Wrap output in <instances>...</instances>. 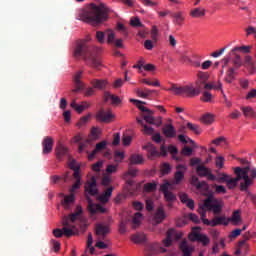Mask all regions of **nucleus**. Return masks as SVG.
<instances>
[{"label": "nucleus", "mask_w": 256, "mask_h": 256, "mask_svg": "<svg viewBox=\"0 0 256 256\" xmlns=\"http://www.w3.org/2000/svg\"><path fill=\"white\" fill-rule=\"evenodd\" d=\"M229 223H233V225H237V223H239V221H241V213L239 212V210H236L233 212L232 217L228 218Z\"/></svg>", "instance_id": "58836bf2"}, {"label": "nucleus", "mask_w": 256, "mask_h": 256, "mask_svg": "<svg viewBox=\"0 0 256 256\" xmlns=\"http://www.w3.org/2000/svg\"><path fill=\"white\" fill-rule=\"evenodd\" d=\"M181 237H183V233L177 232V231H175V229L170 228L167 231L166 239L163 240V243H164L165 247H171V244L173 243V239H175V241H179V239H181Z\"/></svg>", "instance_id": "0eeeda50"}, {"label": "nucleus", "mask_w": 256, "mask_h": 256, "mask_svg": "<svg viewBox=\"0 0 256 256\" xmlns=\"http://www.w3.org/2000/svg\"><path fill=\"white\" fill-rule=\"evenodd\" d=\"M201 89H203V87L199 85V83H197V88L192 84L186 85L184 86V95H186V97H197L201 94Z\"/></svg>", "instance_id": "9b49d317"}, {"label": "nucleus", "mask_w": 256, "mask_h": 256, "mask_svg": "<svg viewBox=\"0 0 256 256\" xmlns=\"http://www.w3.org/2000/svg\"><path fill=\"white\" fill-rule=\"evenodd\" d=\"M165 219H167V213H165L163 206H159L153 215L154 224L159 225L160 223H163Z\"/></svg>", "instance_id": "2eb2a0df"}, {"label": "nucleus", "mask_w": 256, "mask_h": 256, "mask_svg": "<svg viewBox=\"0 0 256 256\" xmlns=\"http://www.w3.org/2000/svg\"><path fill=\"white\" fill-rule=\"evenodd\" d=\"M96 235L98 239H105L107 235H109V226H105L103 224H98L96 226Z\"/></svg>", "instance_id": "412c9836"}, {"label": "nucleus", "mask_w": 256, "mask_h": 256, "mask_svg": "<svg viewBox=\"0 0 256 256\" xmlns=\"http://www.w3.org/2000/svg\"><path fill=\"white\" fill-rule=\"evenodd\" d=\"M129 223V219L121 220L119 225V233L121 235H125L127 233V224Z\"/></svg>", "instance_id": "09e8293b"}, {"label": "nucleus", "mask_w": 256, "mask_h": 256, "mask_svg": "<svg viewBox=\"0 0 256 256\" xmlns=\"http://www.w3.org/2000/svg\"><path fill=\"white\" fill-rule=\"evenodd\" d=\"M173 17V23L175 25H183V21H185V16L183 15V12H175L172 14Z\"/></svg>", "instance_id": "c756f323"}, {"label": "nucleus", "mask_w": 256, "mask_h": 256, "mask_svg": "<svg viewBox=\"0 0 256 256\" xmlns=\"http://www.w3.org/2000/svg\"><path fill=\"white\" fill-rule=\"evenodd\" d=\"M144 7H157L159 5V2L153 1V0H140Z\"/></svg>", "instance_id": "5fc2aeb1"}, {"label": "nucleus", "mask_w": 256, "mask_h": 256, "mask_svg": "<svg viewBox=\"0 0 256 256\" xmlns=\"http://www.w3.org/2000/svg\"><path fill=\"white\" fill-rule=\"evenodd\" d=\"M131 141H133V138L127 134H124L122 136V143L125 147L131 145Z\"/></svg>", "instance_id": "052dcab7"}, {"label": "nucleus", "mask_w": 256, "mask_h": 256, "mask_svg": "<svg viewBox=\"0 0 256 256\" xmlns=\"http://www.w3.org/2000/svg\"><path fill=\"white\" fill-rule=\"evenodd\" d=\"M202 121H203V123H206V124H211V123H213V115L212 114H209V113H207V114H204L203 116H202Z\"/></svg>", "instance_id": "e2e57ef3"}, {"label": "nucleus", "mask_w": 256, "mask_h": 256, "mask_svg": "<svg viewBox=\"0 0 256 256\" xmlns=\"http://www.w3.org/2000/svg\"><path fill=\"white\" fill-rule=\"evenodd\" d=\"M105 35L107 36V43L111 45L115 41V32L111 29L105 31Z\"/></svg>", "instance_id": "c03bdc74"}, {"label": "nucleus", "mask_w": 256, "mask_h": 256, "mask_svg": "<svg viewBox=\"0 0 256 256\" xmlns=\"http://www.w3.org/2000/svg\"><path fill=\"white\" fill-rule=\"evenodd\" d=\"M206 10L205 8L197 7L192 10H190V17H193L194 19H199L201 17H205Z\"/></svg>", "instance_id": "a878e982"}, {"label": "nucleus", "mask_w": 256, "mask_h": 256, "mask_svg": "<svg viewBox=\"0 0 256 256\" xmlns=\"http://www.w3.org/2000/svg\"><path fill=\"white\" fill-rule=\"evenodd\" d=\"M123 159H125V153H123L119 150H116L114 152V161H115V163H121V161H123Z\"/></svg>", "instance_id": "8fccbe9b"}, {"label": "nucleus", "mask_w": 256, "mask_h": 256, "mask_svg": "<svg viewBox=\"0 0 256 256\" xmlns=\"http://www.w3.org/2000/svg\"><path fill=\"white\" fill-rule=\"evenodd\" d=\"M180 251H182L183 256H192L195 251V246L189 244L187 240H183L179 245Z\"/></svg>", "instance_id": "4468645a"}, {"label": "nucleus", "mask_w": 256, "mask_h": 256, "mask_svg": "<svg viewBox=\"0 0 256 256\" xmlns=\"http://www.w3.org/2000/svg\"><path fill=\"white\" fill-rule=\"evenodd\" d=\"M105 149H107V140L97 143L95 149L88 155L89 161H93V159H95V155L100 153V151H105Z\"/></svg>", "instance_id": "a211bd4d"}, {"label": "nucleus", "mask_w": 256, "mask_h": 256, "mask_svg": "<svg viewBox=\"0 0 256 256\" xmlns=\"http://www.w3.org/2000/svg\"><path fill=\"white\" fill-rule=\"evenodd\" d=\"M55 144V141L51 136H46L42 141V153L43 155H49L51 151H53V145Z\"/></svg>", "instance_id": "ddd939ff"}, {"label": "nucleus", "mask_w": 256, "mask_h": 256, "mask_svg": "<svg viewBox=\"0 0 256 256\" xmlns=\"http://www.w3.org/2000/svg\"><path fill=\"white\" fill-rule=\"evenodd\" d=\"M144 191H146V193H154V191H157V182L144 184Z\"/></svg>", "instance_id": "a19ab883"}, {"label": "nucleus", "mask_w": 256, "mask_h": 256, "mask_svg": "<svg viewBox=\"0 0 256 256\" xmlns=\"http://www.w3.org/2000/svg\"><path fill=\"white\" fill-rule=\"evenodd\" d=\"M215 216L212 218V220L207 219V211H204L203 209H200V217L201 221L204 225H207L208 227H219V225H224V227H227L229 225V220L225 215L219 216V214H214Z\"/></svg>", "instance_id": "423d86ee"}, {"label": "nucleus", "mask_w": 256, "mask_h": 256, "mask_svg": "<svg viewBox=\"0 0 256 256\" xmlns=\"http://www.w3.org/2000/svg\"><path fill=\"white\" fill-rule=\"evenodd\" d=\"M215 163H216V167L223 169L225 165V158H223L222 156H218L216 157Z\"/></svg>", "instance_id": "69168bd1"}, {"label": "nucleus", "mask_w": 256, "mask_h": 256, "mask_svg": "<svg viewBox=\"0 0 256 256\" xmlns=\"http://www.w3.org/2000/svg\"><path fill=\"white\" fill-rule=\"evenodd\" d=\"M120 143H121V134H120V133H115V134L113 135L112 145H113L114 147H117V146L120 145Z\"/></svg>", "instance_id": "bf43d9fd"}, {"label": "nucleus", "mask_w": 256, "mask_h": 256, "mask_svg": "<svg viewBox=\"0 0 256 256\" xmlns=\"http://www.w3.org/2000/svg\"><path fill=\"white\" fill-rule=\"evenodd\" d=\"M177 171L174 174V184L179 185L185 179V173L179 169H185V166L183 164H179L176 167ZM179 170V171H178Z\"/></svg>", "instance_id": "4be33fe9"}, {"label": "nucleus", "mask_w": 256, "mask_h": 256, "mask_svg": "<svg viewBox=\"0 0 256 256\" xmlns=\"http://www.w3.org/2000/svg\"><path fill=\"white\" fill-rule=\"evenodd\" d=\"M115 116L111 112V110L105 111L103 108H101L97 113H96V121H99V123H111L113 121V118Z\"/></svg>", "instance_id": "6e6552de"}, {"label": "nucleus", "mask_w": 256, "mask_h": 256, "mask_svg": "<svg viewBox=\"0 0 256 256\" xmlns=\"http://www.w3.org/2000/svg\"><path fill=\"white\" fill-rule=\"evenodd\" d=\"M68 153H69V149H67V147H65L61 144L59 146H57L56 157H57V159H59V161H61V159H63V157L68 155Z\"/></svg>", "instance_id": "c85d7f7f"}, {"label": "nucleus", "mask_w": 256, "mask_h": 256, "mask_svg": "<svg viewBox=\"0 0 256 256\" xmlns=\"http://www.w3.org/2000/svg\"><path fill=\"white\" fill-rule=\"evenodd\" d=\"M187 128L190 129V131H193V133H195L196 135H201V128L199 127V125L188 122Z\"/></svg>", "instance_id": "a18cd8bd"}, {"label": "nucleus", "mask_w": 256, "mask_h": 256, "mask_svg": "<svg viewBox=\"0 0 256 256\" xmlns=\"http://www.w3.org/2000/svg\"><path fill=\"white\" fill-rule=\"evenodd\" d=\"M234 80H235V68H229L226 73L225 81L226 83H233Z\"/></svg>", "instance_id": "ea45409f"}, {"label": "nucleus", "mask_w": 256, "mask_h": 256, "mask_svg": "<svg viewBox=\"0 0 256 256\" xmlns=\"http://www.w3.org/2000/svg\"><path fill=\"white\" fill-rule=\"evenodd\" d=\"M168 91H172L174 95H184V86H177L176 84H172Z\"/></svg>", "instance_id": "f704fd0d"}, {"label": "nucleus", "mask_w": 256, "mask_h": 256, "mask_svg": "<svg viewBox=\"0 0 256 256\" xmlns=\"http://www.w3.org/2000/svg\"><path fill=\"white\" fill-rule=\"evenodd\" d=\"M104 99L105 101H108L110 99L112 101V105H119V103H121V98H119V96L111 94L110 92L104 93Z\"/></svg>", "instance_id": "473e14b6"}, {"label": "nucleus", "mask_w": 256, "mask_h": 256, "mask_svg": "<svg viewBox=\"0 0 256 256\" xmlns=\"http://www.w3.org/2000/svg\"><path fill=\"white\" fill-rule=\"evenodd\" d=\"M83 213V208L81 206H77L74 213L69 214V216H64L62 220V225L64 226L62 228L63 235L65 237H73L75 235V221H79L81 219V214Z\"/></svg>", "instance_id": "39448f33"}, {"label": "nucleus", "mask_w": 256, "mask_h": 256, "mask_svg": "<svg viewBox=\"0 0 256 256\" xmlns=\"http://www.w3.org/2000/svg\"><path fill=\"white\" fill-rule=\"evenodd\" d=\"M242 169H248V177L249 179H252L253 184V180L256 179V168L251 166H245Z\"/></svg>", "instance_id": "de8ad7c7"}, {"label": "nucleus", "mask_w": 256, "mask_h": 256, "mask_svg": "<svg viewBox=\"0 0 256 256\" xmlns=\"http://www.w3.org/2000/svg\"><path fill=\"white\" fill-rule=\"evenodd\" d=\"M223 207H225L223 200L215 198L213 193H208L203 204L199 206L198 213L201 215V209H203L204 211H212L214 215H221Z\"/></svg>", "instance_id": "20e7f679"}, {"label": "nucleus", "mask_w": 256, "mask_h": 256, "mask_svg": "<svg viewBox=\"0 0 256 256\" xmlns=\"http://www.w3.org/2000/svg\"><path fill=\"white\" fill-rule=\"evenodd\" d=\"M131 241L136 244L145 243L147 241V236H145L144 233L133 234L131 236Z\"/></svg>", "instance_id": "2f4dec72"}, {"label": "nucleus", "mask_w": 256, "mask_h": 256, "mask_svg": "<svg viewBox=\"0 0 256 256\" xmlns=\"http://www.w3.org/2000/svg\"><path fill=\"white\" fill-rule=\"evenodd\" d=\"M196 172L199 177H207L208 181H215V175L211 173V170L205 167V165L197 166Z\"/></svg>", "instance_id": "f8f14e48"}, {"label": "nucleus", "mask_w": 256, "mask_h": 256, "mask_svg": "<svg viewBox=\"0 0 256 256\" xmlns=\"http://www.w3.org/2000/svg\"><path fill=\"white\" fill-rule=\"evenodd\" d=\"M153 115L154 112L152 110H148L144 114H142L141 117L144 119V121H146V123H149V125H151V123H153V119H155Z\"/></svg>", "instance_id": "4c0bfd02"}, {"label": "nucleus", "mask_w": 256, "mask_h": 256, "mask_svg": "<svg viewBox=\"0 0 256 256\" xmlns=\"http://www.w3.org/2000/svg\"><path fill=\"white\" fill-rule=\"evenodd\" d=\"M234 173L236 177L233 178L232 176H228V179L225 182L228 189H235L239 181L243 179V181L240 183V191H249V187L253 185V180L249 178V168L236 167L234 169Z\"/></svg>", "instance_id": "7ed1b4c3"}, {"label": "nucleus", "mask_w": 256, "mask_h": 256, "mask_svg": "<svg viewBox=\"0 0 256 256\" xmlns=\"http://www.w3.org/2000/svg\"><path fill=\"white\" fill-rule=\"evenodd\" d=\"M142 127V133H144V135H153V133H155V129H153V127H149L146 124H144Z\"/></svg>", "instance_id": "13d9d810"}, {"label": "nucleus", "mask_w": 256, "mask_h": 256, "mask_svg": "<svg viewBox=\"0 0 256 256\" xmlns=\"http://www.w3.org/2000/svg\"><path fill=\"white\" fill-rule=\"evenodd\" d=\"M144 149H146V151H148L149 159H151V157H159V151H157V147H155V145H153V143H148L146 146H144Z\"/></svg>", "instance_id": "cd10ccee"}, {"label": "nucleus", "mask_w": 256, "mask_h": 256, "mask_svg": "<svg viewBox=\"0 0 256 256\" xmlns=\"http://www.w3.org/2000/svg\"><path fill=\"white\" fill-rule=\"evenodd\" d=\"M162 175H169L171 173V165L164 163L161 167Z\"/></svg>", "instance_id": "0e129e2a"}, {"label": "nucleus", "mask_w": 256, "mask_h": 256, "mask_svg": "<svg viewBox=\"0 0 256 256\" xmlns=\"http://www.w3.org/2000/svg\"><path fill=\"white\" fill-rule=\"evenodd\" d=\"M246 35L247 37H249V35H254L256 39V28L253 26H248V28H246Z\"/></svg>", "instance_id": "774afa93"}, {"label": "nucleus", "mask_w": 256, "mask_h": 256, "mask_svg": "<svg viewBox=\"0 0 256 256\" xmlns=\"http://www.w3.org/2000/svg\"><path fill=\"white\" fill-rule=\"evenodd\" d=\"M84 189L85 192L92 197L99 195V189H97V180L95 179V176L91 177V179L86 182Z\"/></svg>", "instance_id": "1a4fd4ad"}, {"label": "nucleus", "mask_w": 256, "mask_h": 256, "mask_svg": "<svg viewBox=\"0 0 256 256\" xmlns=\"http://www.w3.org/2000/svg\"><path fill=\"white\" fill-rule=\"evenodd\" d=\"M151 93H155V90H149L148 88H145L144 90L138 89L137 95L139 97H142V99H147Z\"/></svg>", "instance_id": "37998d69"}, {"label": "nucleus", "mask_w": 256, "mask_h": 256, "mask_svg": "<svg viewBox=\"0 0 256 256\" xmlns=\"http://www.w3.org/2000/svg\"><path fill=\"white\" fill-rule=\"evenodd\" d=\"M83 77V71H78L73 76V81L75 84V89H72V93H79L81 89H83V82H81V78Z\"/></svg>", "instance_id": "f3484780"}, {"label": "nucleus", "mask_w": 256, "mask_h": 256, "mask_svg": "<svg viewBox=\"0 0 256 256\" xmlns=\"http://www.w3.org/2000/svg\"><path fill=\"white\" fill-rule=\"evenodd\" d=\"M229 177L230 176L225 173H220L219 171H216L215 181H217V183H227Z\"/></svg>", "instance_id": "c9c22d12"}, {"label": "nucleus", "mask_w": 256, "mask_h": 256, "mask_svg": "<svg viewBox=\"0 0 256 256\" xmlns=\"http://www.w3.org/2000/svg\"><path fill=\"white\" fill-rule=\"evenodd\" d=\"M90 83L94 87V89H98L99 91H105V87H107V85L109 84V82L105 79H92Z\"/></svg>", "instance_id": "5701e85b"}, {"label": "nucleus", "mask_w": 256, "mask_h": 256, "mask_svg": "<svg viewBox=\"0 0 256 256\" xmlns=\"http://www.w3.org/2000/svg\"><path fill=\"white\" fill-rule=\"evenodd\" d=\"M168 151H169V153H171V155H173V159H176V161H179V157H175V155H177V153H179V150H177L176 146L169 145Z\"/></svg>", "instance_id": "4d7b16f0"}, {"label": "nucleus", "mask_w": 256, "mask_h": 256, "mask_svg": "<svg viewBox=\"0 0 256 256\" xmlns=\"http://www.w3.org/2000/svg\"><path fill=\"white\" fill-rule=\"evenodd\" d=\"M213 189H215L216 193L218 195H225V193H227V188H225V186L223 185H217V184H214L212 185Z\"/></svg>", "instance_id": "3c124183"}, {"label": "nucleus", "mask_w": 256, "mask_h": 256, "mask_svg": "<svg viewBox=\"0 0 256 256\" xmlns=\"http://www.w3.org/2000/svg\"><path fill=\"white\" fill-rule=\"evenodd\" d=\"M230 55L233 56L232 63L235 69H239V67L242 65L241 56L237 53V51L233 52V49L231 50Z\"/></svg>", "instance_id": "7c9ffc66"}, {"label": "nucleus", "mask_w": 256, "mask_h": 256, "mask_svg": "<svg viewBox=\"0 0 256 256\" xmlns=\"http://www.w3.org/2000/svg\"><path fill=\"white\" fill-rule=\"evenodd\" d=\"M105 32L103 31H97L96 32V39L98 41V43H100L101 45H103V43H105Z\"/></svg>", "instance_id": "6e6d98bb"}, {"label": "nucleus", "mask_w": 256, "mask_h": 256, "mask_svg": "<svg viewBox=\"0 0 256 256\" xmlns=\"http://www.w3.org/2000/svg\"><path fill=\"white\" fill-rule=\"evenodd\" d=\"M190 241H198V243H201L205 246H207L208 243L211 242V239L207 237L205 234L194 232L192 236H189Z\"/></svg>", "instance_id": "dca6fc26"}, {"label": "nucleus", "mask_w": 256, "mask_h": 256, "mask_svg": "<svg viewBox=\"0 0 256 256\" xmlns=\"http://www.w3.org/2000/svg\"><path fill=\"white\" fill-rule=\"evenodd\" d=\"M73 203H75V195L74 194L65 196L64 200L62 201V205H63L64 209H66V210L71 209V205H73Z\"/></svg>", "instance_id": "bb28decb"}, {"label": "nucleus", "mask_w": 256, "mask_h": 256, "mask_svg": "<svg viewBox=\"0 0 256 256\" xmlns=\"http://www.w3.org/2000/svg\"><path fill=\"white\" fill-rule=\"evenodd\" d=\"M88 202V211L91 213V215H95V213H106L107 209L105 207L101 206V204H95L93 203V200L87 196L86 197Z\"/></svg>", "instance_id": "9d476101"}, {"label": "nucleus", "mask_w": 256, "mask_h": 256, "mask_svg": "<svg viewBox=\"0 0 256 256\" xmlns=\"http://www.w3.org/2000/svg\"><path fill=\"white\" fill-rule=\"evenodd\" d=\"M243 114L246 117H255L256 116V112L253 111V108L247 106V107H242L241 108Z\"/></svg>", "instance_id": "49530a36"}, {"label": "nucleus", "mask_w": 256, "mask_h": 256, "mask_svg": "<svg viewBox=\"0 0 256 256\" xmlns=\"http://www.w3.org/2000/svg\"><path fill=\"white\" fill-rule=\"evenodd\" d=\"M130 165H143L145 163V158L141 154H132L129 158Z\"/></svg>", "instance_id": "393cba45"}, {"label": "nucleus", "mask_w": 256, "mask_h": 256, "mask_svg": "<svg viewBox=\"0 0 256 256\" xmlns=\"http://www.w3.org/2000/svg\"><path fill=\"white\" fill-rule=\"evenodd\" d=\"M130 102L136 104V107H137L140 111H142V115H143L146 111H149V108L143 106V105H145V102H143V101H141V100L130 99Z\"/></svg>", "instance_id": "e433bc0d"}, {"label": "nucleus", "mask_w": 256, "mask_h": 256, "mask_svg": "<svg viewBox=\"0 0 256 256\" xmlns=\"http://www.w3.org/2000/svg\"><path fill=\"white\" fill-rule=\"evenodd\" d=\"M163 135L167 137V139H173L174 137H177V131L175 130V127L172 126V124H167L162 128Z\"/></svg>", "instance_id": "aec40b11"}, {"label": "nucleus", "mask_w": 256, "mask_h": 256, "mask_svg": "<svg viewBox=\"0 0 256 256\" xmlns=\"http://www.w3.org/2000/svg\"><path fill=\"white\" fill-rule=\"evenodd\" d=\"M141 217H143V215L140 212H137L134 214V216L132 218V223H133L134 229H137V227H139V225H141Z\"/></svg>", "instance_id": "79ce46f5"}, {"label": "nucleus", "mask_w": 256, "mask_h": 256, "mask_svg": "<svg viewBox=\"0 0 256 256\" xmlns=\"http://www.w3.org/2000/svg\"><path fill=\"white\" fill-rule=\"evenodd\" d=\"M111 195H113V186H110L109 188H107L105 190L104 193L100 194L98 196V201H100V203H109V199H111Z\"/></svg>", "instance_id": "b1692460"}, {"label": "nucleus", "mask_w": 256, "mask_h": 256, "mask_svg": "<svg viewBox=\"0 0 256 256\" xmlns=\"http://www.w3.org/2000/svg\"><path fill=\"white\" fill-rule=\"evenodd\" d=\"M190 183L196 187L198 191H201V189H203V191H209V184H207L205 181L200 182L197 176H192Z\"/></svg>", "instance_id": "6ab92c4d"}, {"label": "nucleus", "mask_w": 256, "mask_h": 256, "mask_svg": "<svg viewBox=\"0 0 256 256\" xmlns=\"http://www.w3.org/2000/svg\"><path fill=\"white\" fill-rule=\"evenodd\" d=\"M109 13H111V9L104 3H100L99 5L92 3L80 13V19L85 23L97 26L105 23L109 19Z\"/></svg>", "instance_id": "f257e3e1"}, {"label": "nucleus", "mask_w": 256, "mask_h": 256, "mask_svg": "<svg viewBox=\"0 0 256 256\" xmlns=\"http://www.w3.org/2000/svg\"><path fill=\"white\" fill-rule=\"evenodd\" d=\"M89 119H91V115H87V116H83L80 118L79 122L77 123V127H79V129H81V127L87 125V121H89Z\"/></svg>", "instance_id": "864d4df0"}, {"label": "nucleus", "mask_w": 256, "mask_h": 256, "mask_svg": "<svg viewBox=\"0 0 256 256\" xmlns=\"http://www.w3.org/2000/svg\"><path fill=\"white\" fill-rule=\"evenodd\" d=\"M211 99H213V95H211V93H209L208 91H205L201 98V100L205 103H210Z\"/></svg>", "instance_id": "338daca9"}, {"label": "nucleus", "mask_w": 256, "mask_h": 256, "mask_svg": "<svg viewBox=\"0 0 256 256\" xmlns=\"http://www.w3.org/2000/svg\"><path fill=\"white\" fill-rule=\"evenodd\" d=\"M164 199L165 201H167L168 203V207H173V203H175V201H177V196H175V194H173V192H166L164 193Z\"/></svg>", "instance_id": "72a5a7b5"}, {"label": "nucleus", "mask_w": 256, "mask_h": 256, "mask_svg": "<svg viewBox=\"0 0 256 256\" xmlns=\"http://www.w3.org/2000/svg\"><path fill=\"white\" fill-rule=\"evenodd\" d=\"M235 51H243L244 53H249V51H251V46H236L233 48V53H235Z\"/></svg>", "instance_id": "680f3d73"}, {"label": "nucleus", "mask_w": 256, "mask_h": 256, "mask_svg": "<svg viewBox=\"0 0 256 256\" xmlns=\"http://www.w3.org/2000/svg\"><path fill=\"white\" fill-rule=\"evenodd\" d=\"M87 247L91 254L95 253V248L93 247V235L91 233L88 234Z\"/></svg>", "instance_id": "603ef678"}, {"label": "nucleus", "mask_w": 256, "mask_h": 256, "mask_svg": "<svg viewBox=\"0 0 256 256\" xmlns=\"http://www.w3.org/2000/svg\"><path fill=\"white\" fill-rule=\"evenodd\" d=\"M99 51H101L100 48L89 46L87 45L86 40H81L76 44L74 57L75 59L83 57L87 65H90V67H93L94 69H99V67H101V61L97 58V53H99Z\"/></svg>", "instance_id": "f03ea898"}]
</instances>
